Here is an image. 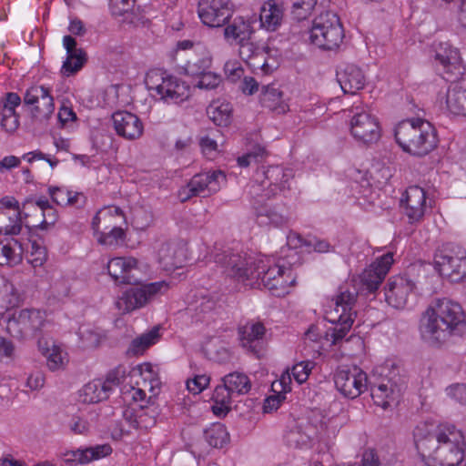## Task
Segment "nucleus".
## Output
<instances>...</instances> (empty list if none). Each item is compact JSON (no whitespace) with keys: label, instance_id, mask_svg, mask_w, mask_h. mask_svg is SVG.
<instances>
[{"label":"nucleus","instance_id":"338daca9","mask_svg":"<svg viewBox=\"0 0 466 466\" xmlns=\"http://www.w3.org/2000/svg\"><path fill=\"white\" fill-rule=\"evenodd\" d=\"M85 450H76L65 454V462L69 465L88 463Z\"/></svg>","mask_w":466,"mask_h":466},{"label":"nucleus","instance_id":"f03ea898","mask_svg":"<svg viewBox=\"0 0 466 466\" xmlns=\"http://www.w3.org/2000/svg\"><path fill=\"white\" fill-rule=\"evenodd\" d=\"M465 327L461 305L445 298L435 299L420 320V336L431 345H440L453 335H461Z\"/></svg>","mask_w":466,"mask_h":466},{"label":"nucleus","instance_id":"09e8293b","mask_svg":"<svg viewBox=\"0 0 466 466\" xmlns=\"http://www.w3.org/2000/svg\"><path fill=\"white\" fill-rule=\"evenodd\" d=\"M124 237V230L120 227L114 226L108 232L99 233L97 240L102 245L116 246Z\"/></svg>","mask_w":466,"mask_h":466},{"label":"nucleus","instance_id":"a19ab883","mask_svg":"<svg viewBox=\"0 0 466 466\" xmlns=\"http://www.w3.org/2000/svg\"><path fill=\"white\" fill-rule=\"evenodd\" d=\"M5 243L2 240V255L5 257L6 264L10 267L18 265L22 261L23 246L21 242L13 238H5Z\"/></svg>","mask_w":466,"mask_h":466},{"label":"nucleus","instance_id":"aec40b11","mask_svg":"<svg viewBox=\"0 0 466 466\" xmlns=\"http://www.w3.org/2000/svg\"><path fill=\"white\" fill-rule=\"evenodd\" d=\"M264 179L260 182H254L260 186V197L270 198L279 193L289 189V181L293 177L292 171L279 166H272L262 171Z\"/></svg>","mask_w":466,"mask_h":466},{"label":"nucleus","instance_id":"0e129e2a","mask_svg":"<svg viewBox=\"0 0 466 466\" xmlns=\"http://www.w3.org/2000/svg\"><path fill=\"white\" fill-rule=\"evenodd\" d=\"M224 69L228 78L232 82L240 79L244 74V69L238 62H227Z\"/></svg>","mask_w":466,"mask_h":466},{"label":"nucleus","instance_id":"393cba45","mask_svg":"<svg viewBox=\"0 0 466 466\" xmlns=\"http://www.w3.org/2000/svg\"><path fill=\"white\" fill-rule=\"evenodd\" d=\"M266 329L261 322L248 321L238 328V335L241 347L258 357L263 350Z\"/></svg>","mask_w":466,"mask_h":466},{"label":"nucleus","instance_id":"58836bf2","mask_svg":"<svg viewBox=\"0 0 466 466\" xmlns=\"http://www.w3.org/2000/svg\"><path fill=\"white\" fill-rule=\"evenodd\" d=\"M159 329V326H155L149 331L134 339L127 353L133 356L143 354L147 349L158 341L160 339Z\"/></svg>","mask_w":466,"mask_h":466},{"label":"nucleus","instance_id":"69168bd1","mask_svg":"<svg viewBox=\"0 0 466 466\" xmlns=\"http://www.w3.org/2000/svg\"><path fill=\"white\" fill-rule=\"evenodd\" d=\"M42 222L36 226L40 229H47L49 227L54 226L58 218L57 212L53 207L42 211Z\"/></svg>","mask_w":466,"mask_h":466},{"label":"nucleus","instance_id":"4be33fe9","mask_svg":"<svg viewBox=\"0 0 466 466\" xmlns=\"http://www.w3.org/2000/svg\"><path fill=\"white\" fill-rule=\"evenodd\" d=\"M24 102L26 105H35L33 116L36 118L47 119L55 110L54 98L50 90L44 86H35L27 89Z\"/></svg>","mask_w":466,"mask_h":466},{"label":"nucleus","instance_id":"6ab92c4d","mask_svg":"<svg viewBox=\"0 0 466 466\" xmlns=\"http://www.w3.org/2000/svg\"><path fill=\"white\" fill-rule=\"evenodd\" d=\"M234 5L230 0H200L198 16L204 25L210 27H220L231 18Z\"/></svg>","mask_w":466,"mask_h":466},{"label":"nucleus","instance_id":"c85d7f7f","mask_svg":"<svg viewBox=\"0 0 466 466\" xmlns=\"http://www.w3.org/2000/svg\"><path fill=\"white\" fill-rule=\"evenodd\" d=\"M256 19L236 16L232 21L230 19L224 28V37L230 44L247 43L254 34L253 23Z\"/></svg>","mask_w":466,"mask_h":466},{"label":"nucleus","instance_id":"b1692460","mask_svg":"<svg viewBox=\"0 0 466 466\" xmlns=\"http://www.w3.org/2000/svg\"><path fill=\"white\" fill-rule=\"evenodd\" d=\"M415 282L407 275L390 279L385 289V298L389 305L396 309L403 308L409 295L414 290Z\"/></svg>","mask_w":466,"mask_h":466},{"label":"nucleus","instance_id":"4468645a","mask_svg":"<svg viewBox=\"0 0 466 466\" xmlns=\"http://www.w3.org/2000/svg\"><path fill=\"white\" fill-rule=\"evenodd\" d=\"M45 311L37 309H25L7 317L6 332L13 338L21 339L29 336H36L46 325Z\"/></svg>","mask_w":466,"mask_h":466},{"label":"nucleus","instance_id":"5fc2aeb1","mask_svg":"<svg viewBox=\"0 0 466 466\" xmlns=\"http://www.w3.org/2000/svg\"><path fill=\"white\" fill-rule=\"evenodd\" d=\"M314 363L310 361H301L297 363L292 368V376L298 383L301 384L309 378Z\"/></svg>","mask_w":466,"mask_h":466},{"label":"nucleus","instance_id":"8fccbe9b","mask_svg":"<svg viewBox=\"0 0 466 466\" xmlns=\"http://www.w3.org/2000/svg\"><path fill=\"white\" fill-rule=\"evenodd\" d=\"M266 156V150L263 147L257 146L253 148V150H250L247 152L245 155L238 157V166L242 167H248L251 162H258Z\"/></svg>","mask_w":466,"mask_h":466},{"label":"nucleus","instance_id":"e2e57ef3","mask_svg":"<svg viewBox=\"0 0 466 466\" xmlns=\"http://www.w3.org/2000/svg\"><path fill=\"white\" fill-rule=\"evenodd\" d=\"M447 395L461 404H466V385L454 384L446 389Z\"/></svg>","mask_w":466,"mask_h":466},{"label":"nucleus","instance_id":"f8f14e48","mask_svg":"<svg viewBox=\"0 0 466 466\" xmlns=\"http://www.w3.org/2000/svg\"><path fill=\"white\" fill-rule=\"evenodd\" d=\"M350 132L360 144L371 145L380 137V127L378 118L367 106H355L350 109Z\"/></svg>","mask_w":466,"mask_h":466},{"label":"nucleus","instance_id":"dca6fc26","mask_svg":"<svg viewBox=\"0 0 466 466\" xmlns=\"http://www.w3.org/2000/svg\"><path fill=\"white\" fill-rule=\"evenodd\" d=\"M260 186L251 184L249 186V195L251 205L255 210L257 221L261 226L273 225L280 227L288 223L289 218L284 206H270L265 202L267 198L260 197Z\"/></svg>","mask_w":466,"mask_h":466},{"label":"nucleus","instance_id":"c756f323","mask_svg":"<svg viewBox=\"0 0 466 466\" xmlns=\"http://www.w3.org/2000/svg\"><path fill=\"white\" fill-rule=\"evenodd\" d=\"M63 45L66 50L67 57L62 66L64 75L69 76L78 72L87 61L86 53L76 46V41L71 35H65Z\"/></svg>","mask_w":466,"mask_h":466},{"label":"nucleus","instance_id":"6e6552de","mask_svg":"<svg viewBox=\"0 0 466 466\" xmlns=\"http://www.w3.org/2000/svg\"><path fill=\"white\" fill-rule=\"evenodd\" d=\"M251 386L249 378L243 372L234 371L221 378L212 395L214 414L226 415L234 400L248 393Z\"/></svg>","mask_w":466,"mask_h":466},{"label":"nucleus","instance_id":"de8ad7c7","mask_svg":"<svg viewBox=\"0 0 466 466\" xmlns=\"http://www.w3.org/2000/svg\"><path fill=\"white\" fill-rule=\"evenodd\" d=\"M6 302V309L17 307L21 301V294L16 288L8 280L2 285V294Z\"/></svg>","mask_w":466,"mask_h":466},{"label":"nucleus","instance_id":"1a4fd4ad","mask_svg":"<svg viewBox=\"0 0 466 466\" xmlns=\"http://www.w3.org/2000/svg\"><path fill=\"white\" fill-rule=\"evenodd\" d=\"M344 38V29L339 16L331 12L320 13L312 21L309 41L323 50L337 49Z\"/></svg>","mask_w":466,"mask_h":466},{"label":"nucleus","instance_id":"bf43d9fd","mask_svg":"<svg viewBox=\"0 0 466 466\" xmlns=\"http://www.w3.org/2000/svg\"><path fill=\"white\" fill-rule=\"evenodd\" d=\"M209 377L207 375H196L193 379L187 380V390L194 393L198 394L209 384Z\"/></svg>","mask_w":466,"mask_h":466},{"label":"nucleus","instance_id":"423d86ee","mask_svg":"<svg viewBox=\"0 0 466 466\" xmlns=\"http://www.w3.org/2000/svg\"><path fill=\"white\" fill-rule=\"evenodd\" d=\"M253 274L254 279L251 281V288L263 286L275 297L288 294L295 282V279L290 276L289 268L272 264L268 258H258Z\"/></svg>","mask_w":466,"mask_h":466},{"label":"nucleus","instance_id":"4c0bfd02","mask_svg":"<svg viewBox=\"0 0 466 466\" xmlns=\"http://www.w3.org/2000/svg\"><path fill=\"white\" fill-rule=\"evenodd\" d=\"M109 393L102 380L86 383L80 390V400L85 403H96L108 398Z\"/></svg>","mask_w":466,"mask_h":466},{"label":"nucleus","instance_id":"49530a36","mask_svg":"<svg viewBox=\"0 0 466 466\" xmlns=\"http://www.w3.org/2000/svg\"><path fill=\"white\" fill-rule=\"evenodd\" d=\"M43 353L46 357V365L50 370L56 371L64 369L66 358L59 347L54 345L51 350L46 348L43 350Z\"/></svg>","mask_w":466,"mask_h":466},{"label":"nucleus","instance_id":"20e7f679","mask_svg":"<svg viewBox=\"0 0 466 466\" xmlns=\"http://www.w3.org/2000/svg\"><path fill=\"white\" fill-rule=\"evenodd\" d=\"M394 136L402 150L415 157L428 155L438 145L435 127L421 118L400 122L395 127Z\"/></svg>","mask_w":466,"mask_h":466},{"label":"nucleus","instance_id":"c9c22d12","mask_svg":"<svg viewBox=\"0 0 466 466\" xmlns=\"http://www.w3.org/2000/svg\"><path fill=\"white\" fill-rule=\"evenodd\" d=\"M12 210L13 214L9 216L10 224L5 227V236H16L22 229L21 210L18 201L14 197L2 198V209Z\"/></svg>","mask_w":466,"mask_h":466},{"label":"nucleus","instance_id":"052dcab7","mask_svg":"<svg viewBox=\"0 0 466 466\" xmlns=\"http://www.w3.org/2000/svg\"><path fill=\"white\" fill-rule=\"evenodd\" d=\"M19 127V117L15 111L2 110V128L8 133H12Z\"/></svg>","mask_w":466,"mask_h":466},{"label":"nucleus","instance_id":"ea45409f","mask_svg":"<svg viewBox=\"0 0 466 466\" xmlns=\"http://www.w3.org/2000/svg\"><path fill=\"white\" fill-rule=\"evenodd\" d=\"M207 114L217 126L227 127L231 121L232 106L226 101H213L208 106Z\"/></svg>","mask_w":466,"mask_h":466},{"label":"nucleus","instance_id":"f257e3e1","mask_svg":"<svg viewBox=\"0 0 466 466\" xmlns=\"http://www.w3.org/2000/svg\"><path fill=\"white\" fill-rule=\"evenodd\" d=\"M413 439L429 466H458L465 457L464 435L453 425L420 423L413 431Z\"/></svg>","mask_w":466,"mask_h":466},{"label":"nucleus","instance_id":"cd10ccee","mask_svg":"<svg viewBox=\"0 0 466 466\" xmlns=\"http://www.w3.org/2000/svg\"><path fill=\"white\" fill-rule=\"evenodd\" d=\"M137 259L133 258H115L107 263V271L111 278L122 284H138L134 271L137 268Z\"/></svg>","mask_w":466,"mask_h":466},{"label":"nucleus","instance_id":"37998d69","mask_svg":"<svg viewBox=\"0 0 466 466\" xmlns=\"http://www.w3.org/2000/svg\"><path fill=\"white\" fill-rule=\"evenodd\" d=\"M211 59L206 56H192L183 66L185 74L191 76H198L209 68Z\"/></svg>","mask_w":466,"mask_h":466},{"label":"nucleus","instance_id":"7ed1b4c3","mask_svg":"<svg viewBox=\"0 0 466 466\" xmlns=\"http://www.w3.org/2000/svg\"><path fill=\"white\" fill-rule=\"evenodd\" d=\"M435 61L439 75L451 82L446 94L447 108L454 115L466 116V75L461 74L458 49L447 44L440 45Z\"/></svg>","mask_w":466,"mask_h":466},{"label":"nucleus","instance_id":"f3484780","mask_svg":"<svg viewBox=\"0 0 466 466\" xmlns=\"http://www.w3.org/2000/svg\"><path fill=\"white\" fill-rule=\"evenodd\" d=\"M167 288V285L164 281L130 288L118 298L116 306L123 313H128L144 307L162 289Z\"/></svg>","mask_w":466,"mask_h":466},{"label":"nucleus","instance_id":"e433bc0d","mask_svg":"<svg viewBox=\"0 0 466 466\" xmlns=\"http://www.w3.org/2000/svg\"><path fill=\"white\" fill-rule=\"evenodd\" d=\"M235 45L239 46V55L243 59H251L250 65L254 69H260L264 75L270 74L275 66L270 65L266 59H262V56L258 53H255V48L250 40L247 43H236Z\"/></svg>","mask_w":466,"mask_h":466},{"label":"nucleus","instance_id":"39448f33","mask_svg":"<svg viewBox=\"0 0 466 466\" xmlns=\"http://www.w3.org/2000/svg\"><path fill=\"white\" fill-rule=\"evenodd\" d=\"M356 301L357 292L339 289L333 309L327 312V319L335 325L326 331V338L332 344L343 339L351 329L357 315L353 310Z\"/></svg>","mask_w":466,"mask_h":466},{"label":"nucleus","instance_id":"5701e85b","mask_svg":"<svg viewBox=\"0 0 466 466\" xmlns=\"http://www.w3.org/2000/svg\"><path fill=\"white\" fill-rule=\"evenodd\" d=\"M112 121L116 133L127 140H137L143 135L144 125L142 121L131 112H115L112 115Z\"/></svg>","mask_w":466,"mask_h":466},{"label":"nucleus","instance_id":"13d9d810","mask_svg":"<svg viewBox=\"0 0 466 466\" xmlns=\"http://www.w3.org/2000/svg\"><path fill=\"white\" fill-rule=\"evenodd\" d=\"M30 263L33 267H41L47 259V252L45 247L40 246L35 241L32 243Z\"/></svg>","mask_w":466,"mask_h":466},{"label":"nucleus","instance_id":"a18cd8bd","mask_svg":"<svg viewBox=\"0 0 466 466\" xmlns=\"http://www.w3.org/2000/svg\"><path fill=\"white\" fill-rule=\"evenodd\" d=\"M317 0H296L292 4L291 15L297 21L307 19L313 12Z\"/></svg>","mask_w":466,"mask_h":466},{"label":"nucleus","instance_id":"a211bd4d","mask_svg":"<svg viewBox=\"0 0 466 466\" xmlns=\"http://www.w3.org/2000/svg\"><path fill=\"white\" fill-rule=\"evenodd\" d=\"M334 383L343 396L355 399L367 388V374L357 366H341L334 374Z\"/></svg>","mask_w":466,"mask_h":466},{"label":"nucleus","instance_id":"864d4df0","mask_svg":"<svg viewBox=\"0 0 466 466\" xmlns=\"http://www.w3.org/2000/svg\"><path fill=\"white\" fill-rule=\"evenodd\" d=\"M79 336L85 347L95 348L100 343L101 335L93 329L81 327Z\"/></svg>","mask_w":466,"mask_h":466},{"label":"nucleus","instance_id":"a878e982","mask_svg":"<svg viewBox=\"0 0 466 466\" xmlns=\"http://www.w3.org/2000/svg\"><path fill=\"white\" fill-rule=\"evenodd\" d=\"M404 213L410 223L419 222L424 217L426 205V192L419 186L409 187L400 200Z\"/></svg>","mask_w":466,"mask_h":466},{"label":"nucleus","instance_id":"9d476101","mask_svg":"<svg viewBox=\"0 0 466 466\" xmlns=\"http://www.w3.org/2000/svg\"><path fill=\"white\" fill-rule=\"evenodd\" d=\"M145 83L149 91L167 103L179 104L190 96V86L185 81L159 69L150 70Z\"/></svg>","mask_w":466,"mask_h":466},{"label":"nucleus","instance_id":"0eeeda50","mask_svg":"<svg viewBox=\"0 0 466 466\" xmlns=\"http://www.w3.org/2000/svg\"><path fill=\"white\" fill-rule=\"evenodd\" d=\"M253 274L254 279L251 281V288L263 286L275 297L288 294L295 282V279L290 276L289 268L272 264L268 258H258Z\"/></svg>","mask_w":466,"mask_h":466},{"label":"nucleus","instance_id":"79ce46f5","mask_svg":"<svg viewBox=\"0 0 466 466\" xmlns=\"http://www.w3.org/2000/svg\"><path fill=\"white\" fill-rule=\"evenodd\" d=\"M204 439L210 447L222 448L229 441L226 427L221 423H214L203 432Z\"/></svg>","mask_w":466,"mask_h":466},{"label":"nucleus","instance_id":"473e14b6","mask_svg":"<svg viewBox=\"0 0 466 466\" xmlns=\"http://www.w3.org/2000/svg\"><path fill=\"white\" fill-rule=\"evenodd\" d=\"M157 260L165 270L181 268L187 260L186 250L176 244L162 243L157 249Z\"/></svg>","mask_w":466,"mask_h":466},{"label":"nucleus","instance_id":"3c124183","mask_svg":"<svg viewBox=\"0 0 466 466\" xmlns=\"http://www.w3.org/2000/svg\"><path fill=\"white\" fill-rule=\"evenodd\" d=\"M198 76L199 80L196 84V86L201 89H214L218 87L221 82L220 75L207 70Z\"/></svg>","mask_w":466,"mask_h":466},{"label":"nucleus","instance_id":"72a5a7b5","mask_svg":"<svg viewBox=\"0 0 466 466\" xmlns=\"http://www.w3.org/2000/svg\"><path fill=\"white\" fill-rule=\"evenodd\" d=\"M283 8L275 0H268L260 7V26L268 31L274 32L281 25Z\"/></svg>","mask_w":466,"mask_h":466},{"label":"nucleus","instance_id":"412c9836","mask_svg":"<svg viewBox=\"0 0 466 466\" xmlns=\"http://www.w3.org/2000/svg\"><path fill=\"white\" fill-rule=\"evenodd\" d=\"M403 388L404 381L400 378H384L380 383L371 384L370 396L377 406L385 410L397 401Z\"/></svg>","mask_w":466,"mask_h":466},{"label":"nucleus","instance_id":"603ef678","mask_svg":"<svg viewBox=\"0 0 466 466\" xmlns=\"http://www.w3.org/2000/svg\"><path fill=\"white\" fill-rule=\"evenodd\" d=\"M439 6H447L460 12L459 20L466 27V11L463 9L466 0H431Z\"/></svg>","mask_w":466,"mask_h":466},{"label":"nucleus","instance_id":"2f4dec72","mask_svg":"<svg viewBox=\"0 0 466 466\" xmlns=\"http://www.w3.org/2000/svg\"><path fill=\"white\" fill-rule=\"evenodd\" d=\"M337 80L345 94H356L366 83L362 70L355 65H346L337 72Z\"/></svg>","mask_w":466,"mask_h":466},{"label":"nucleus","instance_id":"c03bdc74","mask_svg":"<svg viewBox=\"0 0 466 466\" xmlns=\"http://www.w3.org/2000/svg\"><path fill=\"white\" fill-rule=\"evenodd\" d=\"M138 415L137 423L139 429H148L155 425L156 416L157 414L156 407L153 404H137Z\"/></svg>","mask_w":466,"mask_h":466},{"label":"nucleus","instance_id":"bb28decb","mask_svg":"<svg viewBox=\"0 0 466 466\" xmlns=\"http://www.w3.org/2000/svg\"><path fill=\"white\" fill-rule=\"evenodd\" d=\"M392 263V254L387 253L364 269L360 276L361 282L369 291L373 292L378 289Z\"/></svg>","mask_w":466,"mask_h":466},{"label":"nucleus","instance_id":"6e6d98bb","mask_svg":"<svg viewBox=\"0 0 466 466\" xmlns=\"http://www.w3.org/2000/svg\"><path fill=\"white\" fill-rule=\"evenodd\" d=\"M86 457L88 459V462L104 458L112 452V448L109 444L96 445L85 449Z\"/></svg>","mask_w":466,"mask_h":466},{"label":"nucleus","instance_id":"680f3d73","mask_svg":"<svg viewBox=\"0 0 466 466\" xmlns=\"http://www.w3.org/2000/svg\"><path fill=\"white\" fill-rule=\"evenodd\" d=\"M135 0H109L113 15L119 16L132 9Z\"/></svg>","mask_w":466,"mask_h":466},{"label":"nucleus","instance_id":"2eb2a0df","mask_svg":"<svg viewBox=\"0 0 466 466\" xmlns=\"http://www.w3.org/2000/svg\"><path fill=\"white\" fill-rule=\"evenodd\" d=\"M225 181L226 175L221 170L198 173L194 175L187 185L179 190L178 196L182 202L192 197H208L217 193Z\"/></svg>","mask_w":466,"mask_h":466},{"label":"nucleus","instance_id":"f704fd0d","mask_svg":"<svg viewBox=\"0 0 466 466\" xmlns=\"http://www.w3.org/2000/svg\"><path fill=\"white\" fill-rule=\"evenodd\" d=\"M283 93L276 85H267L262 86L260 94L261 105L278 114H283L288 110V105L283 101Z\"/></svg>","mask_w":466,"mask_h":466},{"label":"nucleus","instance_id":"7c9ffc66","mask_svg":"<svg viewBox=\"0 0 466 466\" xmlns=\"http://www.w3.org/2000/svg\"><path fill=\"white\" fill-rule=\"evenodd\" d=\"M315 431V428L308 420H293L288 427L284 440L289 447L301 448L309 443Z\"/></svg>","mask_w":466,"mask_h":466},{"label":"nucleus","instance_id":"4d7b16f0","mask_svg":"<svg viewBox=\"0 0 466 466\" xmlns=\"http://www.w3.org/2000/svg\"><path fill=\"white\" fill-rule=\"evenodd\" d=\"M48 193L52 201L58 206H68V203L71 201L70 198H67L69 190L65 187H49Z\"/></svg>","mask_w":466,"mask_h":466},{"label":"nucleus","instance_id":"9b49d317","mask_svg":"<svg viewBox=\"0 0 466 466\" xmlns=\"http://www.w3.org/2000/svg\"><path fill=\"white\" fill-rule=\"evenodd\" d=\"M434 268L451 282L466 277V250L455 244L442 245L435 253Z\"/></svg>","mask_w":466,"mask_h":466},{"label":"nucleus","instance_id":"ddd939ff","mask_svg":"<svg viewBox=\"0 0 466 466\" xmlns=\"http://www.w3.org/2000/svg\"><path fill=\"white\" fill-rule=\"evenodd\" d=\"M215 262L225 268V271L230 278L251 288L253 273H255V263L258 258H251L247 254L235 253L231 250H225L217 253L214 257Z\"/></svg>","mask_w":466,"mask_h":466},{"label":"nucleus","instance_id":"774afa93","mask_svg":"<svg viewBox=\"0 0 466 466\" xmlns=\"http://www.w3.org/2000/svg\"><path fill=\"white\" fill-rule=\"evenodd\" d=\"M69 429L75 434H84L88 431V423L84 419L74 416L69 422Z\"/></svg>","mask_w":466,"mask_h":466}]
</instances>
